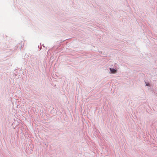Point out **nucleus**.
<instances>
[{
    "label": "nucleus",
    "mask_w": 157,
    "mask_h": 157,
    "mask_svg": "<svg viewBox=\"0 0 157 157\" xmlns=\"http://www.w3.org/2000/svg\"><path fill=\"white\" fill-rule=\"evenodd\" d=\"M109 70H110V72H111L112 73H114L115 71H116V69H114V68H109Z\"/></svg>",
    "instance_id": "nucleus-1"
},
{
    "label": "nucleus",
    "mask_w": 157,
    "mask_h": 157,
    "mask_svg": "<svg viewBox=\"0 0 157 157\" xmlns=\"http://www.w3.org/2000/svg\"><path fill=\"white\" fill-rule=\"evenodd\" d=\"M146 86H147V84H146Z\"/></svg>",
    "instance_id": "nucleus-2"
}]
</instances>
